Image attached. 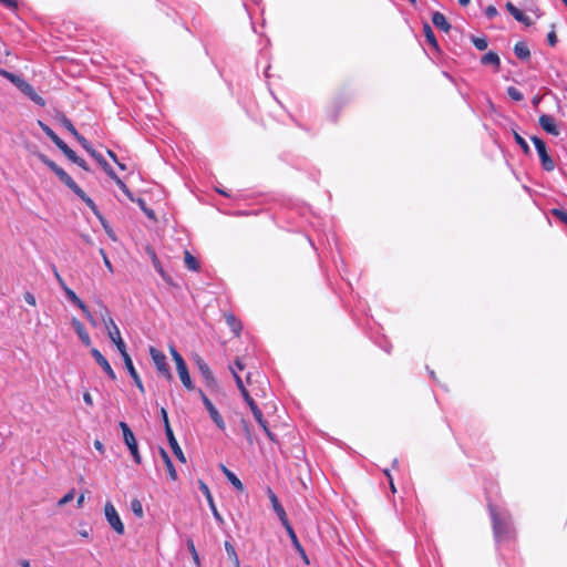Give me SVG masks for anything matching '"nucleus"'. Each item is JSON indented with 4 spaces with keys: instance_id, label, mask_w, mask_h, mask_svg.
<instances>
[{
    "instance_id": "17",
    "label": "nucleus",
    "mask_w": 567,
    "mask_h": 567,
    "mask_svg": "<svg viewBox=\"0 0 567 567\" xmlns=\"http://www.w3.org/2000/svg\"><path fill=\"white\" fill-rule=\"evenodd\" d=\"M62 125L80 142L83 148H89V142L76 131L72 122L63 116L61 118Z\"/></svg>"
},
{
    "instance_id": "5",
    "label": "nucleus",
    "mask_w": 567,
    "mask_h": 567,
    "mask_svg": "<svg viewBox=\"0 0 567 567\" xmlns=\"http://www.w3.org/2000/svg\"><path fill=\"white\" fill-rule=\"evenodd\" d=\"M150 354L152 360L157 369V371L163 374L168 381L173 379V375L169 371L168 364L166 362V357L163 352L158 351L154 347L150 348Z\"/></svg>"
},
{
    "instance_id": "53",
    "label": "nucleus",
    "mask_w": 567,
    "mask_h": 567,
    "mask_svg": "<svg viewBox=\"0 0 567 567\" xmlns=\"http://www.w3.org/2000/svg\"><path fill=\"white\" fill-rule=\"evenodd\" d=\"M23 297L25 302L30 306L34 307L37 305L35 297L31 292H25Z\"/></svg>"
},
{
    "instance_id": "56",
    "label": "nucleus",
    "mask_w": 567,
    "mask_h": 567,
    "mask_svg": "<svg viewBox=\"0 0 567 567\" xmlns=\"http://www.w3.org/2000/svg\"><path fill=\"white\" fill-rule=\"evenodd\" d=\"M72 162L75 163L76 165H79L80 167H82L85 171L89 169V167L86 165V162L83 158L79 157L78 155L75 156V159H73Z\"/></svg>"
},
{
    "instance_id": "9",
    "label": "nucleus",
    "mask_w": 567,
    "mask_h": 567,
    "mask_svg": "<svg viewBox=\"0 0 567 567\" xmlns=\"http://www.w3.org/2000/svg\"><path fill=\"white\" fill-rule=\"evenodd\" d=\"M193 360H194V363L197 367L199 373L202 374L204 381L208 385H213L215 383V378H214V374H213L212 370L209 369L208 364L205 362V360L198 354H195L193 357Z\"/></svg>"
},
{
    "instance_id": "48",
    "label": "nucleus",
    "mask_w": 567,
    "mask_h": 567,
    "mask_svg": "<svg viewBox=\"0 0 567 567\" xmlns=\"http://www.w3.org/2000/svg\"><path fill=\"white\" fill-rule=\"evenodd\" d=\"M153 264L155 269L161 274L164 280L168 281L166 272L163 270L159 260L156 258V256L153 257Z\"/></svg>"
},
{
    "instance_id": "41",
    "label": "nucleus",
    "mask_w": 567,
    "mask_h": 567,
    "mask_svg": "<svg viewBox=\"0 0 567 567\" xmlns=\"http://www.w3.org/2000/svg\"><path fill=\"white\" fill-rule=\"evenodd\" d=\"M59 148L63 152V154H64V155H65L70 161L75 159V156H76L75 152H74V151H72V150H71V148H70L65 143H63L62 145H60V147H59Z\"/></svg>"
},
{
    "instance_id": "7",
    "label": "nucleus",
    "mask_w": 567,
    "mask_h": 567,
    "mask_svg": "<svg viewBox=\"0 0 567 567\" xmlns=\"http://www.w3.org/2000/svg\"><path fill=\"white\" fill-rule=\"evenodd\" d=\"M200 398L203 400V403L208 411L213 422L216 424V426L224 431L226 429V424L224 422L223 416L219 414L218 410L215 408V405L212 403V401L205 395V393L199 390Z\"/></svg>"
},
{
    "instance_id": "47",
    "label": "nucleus",
    "mask_w": 567,
    "mask_h": 567,
    "mask_svg": "<svg viewBox=\"0 0 567 567\" xmlns=\"http://www.w3.org/2000/svg\"><path fill=\"white\" fill-rule=\"evenodd\" d=\"M0 73L16 85H18V83L22 80L20 76L7 71H0Z\"/></svg>"
},
{
    "instance_id": "46",
    "label": "nucleus",
    "mask_w": 567,
    "mask_h": 567,
    "mask_svg": "<svg viewBox=\"0 0 567 567\" xmlns=\"http://www.w3.org/2000/svg\"><path fill=\"white\" fill-rule=\"evenodd\" d=\"M551 214L567 225V213L561 209H553Z\"/></svg>"
},
{
    "instance_id": "38",
    "label": "nucleus",
    "mask_w": 567,
    "mask_h": 567,
    "mask_svg": "<svg viewBox=\"0 0 567 567\" xmlns=\"http://www.w3.org/2000/svg\"><path fill=\"white\" fill-rule=\"evenodd\" d=\"M424 34L429 43L436 47V40L433 30L429 24L424 25Z\"/></svg>"
},
{
    "instance_id": "21",
    "label": "nucleus",
    "mask_w": 567,
    "mask_h": 567,
    "mask_svg": "<svg viewBox=\"0 0 567 567\" xmlns=\"http://www.w3.org/2000/svg\"><path fill=\"white\" fill-rule=\"evenodd\" d=\"M432 22L433 24L444 31V32H447L451 28L450 23L447 22L446 18L444 17L443 13L441 12H434L433 16H432Z\"/></svg>"
},
{
    "instance_id": "33",
    "label": "nucleus",
    "mask_w": 567,
    "mask_h": 567,
    "mask_svg": "<svg viewBox=\"0 0 567 567\" xmlns=\"http://www.w3.org/2000/svg\"><path fill=\"white\" fill-rule=\"evenodd\" d=\"M131 509L136 517L142 518L144 516L143 505L140 499L134 498L131 501Z\"/></svg>"
},
{
    "instance_id": "60",
    "label": "nucleus",
    "mask_w": 567,
    "mask_h": 567,
    "mask_svg": "<svg viewBox=\"0 0 567 567\" xmlns=\"http://www.w3.org/2000/svg\"><path fill=\"white\" fill-rule=\"evenodd\" d=\"M50 138L58 147L64 143L55 133Z\"/></svg>"
},
{
    "instance_id": "61",
    "label": "nucleus",
    "mask_w": 567,
    "mask_h": 567,
    "mask_svg": "<svg viewBox=\"0 0 567 567\" xmlns=\"http://www.w3.org/2000/svg\"><path fill=\"white\" fill-rule=\"evenodd\" d=\"M50 138L58 147L64 143L55 133Z\"/></svg>"
},
{
    "instance_id": "14",
    "label": "nucleus",
    "mask_w": 567,
    "mask_h": 567,
    "mask_svg": "<svg viewBox=\"0 0 567 567\" xmlns=\"http://www.w3.org/2000/svg\"><path fill=\"white\" fill-rule=\"evenodd\" d=\"M539 125L544 131H546L547 133H549L554 136H558L560 134L555 118L550 115H547V114L540 115Z\"/></svg>"
},
{
    "instance_id": "27",
    "label": "nucleus",
    "mask_w": 567,
    "mask_h": 567,
    "mask_svg": "<svg viewBox=\"0 0 567 567\" xmlns=\"http://www.w3.org/2000/svg\"><path fill=\"white\" fill-rule=\"evenodd\" d=\"M254 417H255V420L258 422V424L261 426V429L265 431L266 435H267L271 441H274V440H275L274 434H272V432L269 430L268 424H267V421L264 419L262 412H261V411H255Z\"/></svg>"
},
{
    "instance_id": "16",
    "label": "nucleus",
    "mask_w": 567,
    "mask_h": 567,
    "mask_svg": "<svg viewBox=\"0 0 567 567\" xmlns=\"http://www.w3.org/2000/svg\"><path fill=\"white\" fill-rule=\"evenodd\" d=\"M71 323H72V327L74 328L76 334L83 342V344H85L86 347L91 346V338H90L89 333L86 332L83 323L80 320H78L76 318H73Z\"/></svg>"
},
{
    "instance_id": "34",
    "label": "nucleus",
    "mask_w": 567,
    "mask_h": 567,
    "mask_svg": "<svg viewBox=\"0 0 567 567\" xmlns=\"http://www.w3.org/2000/svg\"><path fill=\"white\" fill-rule=\"evenodd\" d=\"M75 194L93 210V213L95 215L100 216L96 205L89 196H86V194L82 189H81V192L75 193Z\"/></svg>"
},
{
    "instance_id": "42",
    "label": "nucleus",
    "mask_w": 567,
    "mask_h": 567,
    "mask_svg": "<svg viewBox=\"0 0 567 567\" xmlns=\"http://www.w3.org/2000/svg\"><path fill=\"white\" fill-rule=\"evenodd\" d=\"M507 94L515 101H522L523 94L514 86L507 89Z\"/></svg>"
},
{
    "instance_id": "44",
    "label": "nucleus",
    "mask_w": 567,
    "mask_h": 567,
    "mask_svg": "<svg viewBox=\"0 0 567 567\" xmlns=\"http://www.w3.org/2000/svg\"><path fill=\"white\" fill-rule=\"evenodd\" d=\"M188 548L192 553L193 560H194L195 565L199 566L200 565L199 556H198V553H197L195 545L192 540L188 542Z\"/></svg>"
},
{
    "instance_id": "45",
    "label": "nucleus",
    "mask_w": 567,
    "mask_h": 567,
    "mask_svg": "<svg viewBox=\"0 0 567 567\" xmlns=\"http://www.w3.org/2000/svg\"><path fill=\"white\" fill-rule=\"evenodd\" d=\"M230 370H231V373L234 375V379H235L236 384H237L238 389L240 390V392L246 390L244 382H243L241 378L239 377L238 372L236 370H234L233 367H230Z\"/></svg>"
},
{
    "instance_id": "2",
    "label": "nucleus",
    "mask_w": 567,
    "mask_h": 567,
    "mask_svg": "<svg viewBox=\"0 0 567 567\" xmlns=\"http://www.w3.org/2000/svg\"><path fill=\"white\" fill-rule=\"evenodd\" d=\"M39 159L44 163L48 167H50L55 175L60 178L62 183H64L70 189H72L74 193L81 192V188L78 186V184L72 179V177L61 167H59L54 162L49 159L45 155L39 154Z\"/></svg>"
},
{
    "instance_id": "8",
    "label": "nucleus",
    "mask_w": 567,
    "mask_h": 567,
    "mask_svg": "<svg viewBox=\"0 0 567 567\" xmlns=\"http://www.w3.org/2000/svg\"><path fill=\"white\" fill-rule=\"evenodd\" d=\"M123 361H124V364H125V368L128 372V374L131 375V378L133 379L136 388L140 390L141 393H144L145 392V389H144V385L142 383V380L136 371V369L134 368V364H133V361L130 357V354L127 353L126 350H124V352H120Z\"/></svg>"
},
{
    "instance_id": "22",
    "label": "nucleus",
    "mask_w": 567,
    "mask_h": 567,
    "mask_svg": "<svg viewBox=\"0 0 567 567\" xmlns=\"http://www.w3.org/2000/svg\"><path fill=\"white\" fill-rule=\"evenodd\" d=\"M109 176L116 183V185L121 188V190L126 195V197L130 200L136 202L131 190L127 188L124 182L114 173L113 169H110Z\"/></svg>"
},
{
    "instance_id": "32",
    "label": "nucleus",
    "mask_w": 567,
    "mask_h": 567,
    "mask_svg": "<svg viewBox=\"0 0 567 567\" xmlns=\"http://www.w3.org/2000/svg\"><path fill=\"white\" fill-rule=\"evenodd\" d=\"M184 261L188 269L194 271L198 270L199 264L197 259L187 250L185 251Z\"/></svg>"
},
{
    "instance_id": "23",
    "label": "nucleus",
    "mask_w": 567,
    "mask_h": 567,
    "mask_svg": "<svg viewBox=\"0 0 567 567\" xmlns=\"http://www.w3.org/2000/svg\"><path fill=\"white\" fill-rule=\"evenodd\" d=\"M167 440H168V443H169V446L172 447L173 450V453L175 454V456L182 462V463H186V457L181 449V446L178 445V442L177 440L175 439V435L172 434V436H167Z\"/></svg>"
},
{
    "instance_id": "12",
    "label": "nucleus",
    "mask_w": 567,
    "mask_h": 567,
    "mask_svg": "<svg viewBox=\"0 0 567 567\" xmlns=\"http://www.w3.org/2000/svg\"><path fill=\"white\" fill-rule=\"evenodd\" d=\"M198 485H199L200 491L203 492V494L205 495V497H206V499L208 502V505L210 507V511H212L215 519L220 525H223L224 524V518L221 517V515L219 514V512L216 508V505L214 503V498H213V495H212V493L209 491V487L203 481H199Z\"/></svg>"
},
{
    "instance_id": "15",
    "label": "nucleus",
    "mask_w": 567,
    "mask_h": 567,
    "mask_svg": "<svg viewBox=\"0 0 567 567\" xmlns=\"http://www.w3.org/2000/svg\"><path fill=\"white\" fill-rule=\"evenodd\" d=\"M91 354L95 359V361L101 365V368L105 371V373L112 379L115 380L116 375L112 367L110 365L109 361L105 359V357L95 348L91 350Z\"/></svg>"
},
{
    "instance_id": "64",
    "label": "nucleus",
    "mask_w": 567,
    "mask_h": 567,
    "mask_svg": "<svg viewBox=\"0 0 567 567\" xmlns=\"http://www.w3.org/2000/svg\"><path fill=\"white\" fill-rule=\"evenodd\" d=\"M506 9L508 10V12L513 16L514 12L518 9L516 8L512 2H507L506 3Z\"/></svg>"
},
{
    "instance_id": "54",
    "label": "nucleus",
    "mask_w": 567,
    "mask_h": 567,
    "mask_svg": "<svg viewBox=\"0 0 567 567\" xmlns=\"http://www.w3.org/2000/svg\"><path fill=\"white\" fill-rule=\"evenodd\" d=\"M487 18L493 19L497 16V9L494 6H488L485 10Z\"/></svg>"
},
{
    "instance_id": "36",
    "label": "nucleus",
    "mask_w": 567,
    "mask_h": 567,
    "mask_svg": "<svg viewBox=\"0 0 567 567\" xmlns=\"http://www.w3.org/2000/svg\"><path fill=\"white\" fill-rule=\"evenodd\" d=\"M136 203L137 205L141 207V209L145 213V215L150 218V219H155V213L154 210L150 209L147 206H146V203L144 199L142 198H137L136 199Z\"/></svg>"
},
{
    "instance_id": "26",
    "label": "nucleus",
    "mask_w": 567,
    "mask_h": 567,
    "mask_svg": "<svg viewBox=\"0 0 567 567\" xmlns=\"http://www.w3.org/2000/svg\"><path fill=\"white\" fill-rule=\"evenodd\" d=\"M481 62L484 65H494L496 69H498L501 60H499V56L495 52L491 51L482 56Z\"/></svg>"
},
{
    "instance_id": "40",
    "label": "nucleus",
    "mask_w": 567,
    "mask_h": 567,
    "mask_svg": "<svg viewBox=\"0 0 567 567\" xmlns=\"http://www.w3.org/2000/svg\"><path fill=\"white\" fill-rule=\"evenodd\" d=\"M472 42L475 45V48L478 49V50H485L487 48V45H488L487 40L485 38H476V37H474L472 39Z\"/></svg>"
},
{
    "instance_id": "35",
    "label": "nucleus",
    "mask_w": 567,
    "mask_h": 567,
    "mask_svg": "<svg viewBox=\"0 0 567 567\" xmlns=\"http://www.w3.org/2000/svg\"><path fill=\"white\" fill-rule=\"evenodd\" d=\"M513 17H514L515 20H517L518 22L524 23L525 25H530L532 24V20L519 9H517L514 12Z\"/></svg>"
},
{
    "instance_id": "39",
    "label": "nucleus",
    "mask_w": 567,
    "mask_h": 567,
    "mask_svg": "<svg viewBox=\"0 0 567 567\" xmlns=\"http://www.w3.org/2000/svg\"><path fill=\"white\" fill-rule=\"evenodd\" d=\"M514 138L517 142V144L523 148L525 154L529 153V146L526 143V141L516 132H514Z\"/></svg>"
},
{
    "instance_id": "49",
    "label": "nucleus",
    "mask_w": 567,
    "mask_h": 567,
    "mask_svg": "<svg viewBox=\"0 0 567 567\" xmlns=\"http://www.w3.org/2000/svg\"><path fill=\"white\" fill-rule=\"evenodd\" d=\"M99 218L101 219L102 225H103V227H104V229H105L106 234L109 235V237H110L113 241H115V240H116V236H115L114 231L112 230V228L106 224V221H105V220H103V218H102L101 216H99Z\"/></svg>"
},
{
    "instance_id": "13",
    "label": "nucleus",
    "mask_w": 567,
    "mask_h": 567,
    "mask_svg": "<svg viewBox=\"0 0 567 567\" xmlns=\"http://www.w3.org/2000/svg\"><path fill=\"white\" fill-rule=\"evenodd\" d=\"M21 92H23L30 100H32L34 103L43 106L44 100L34 91L31 84H29L23 79L18 83L17 85Z\"/></svg>"
},
{
    "instance_id": "19",
    "label": "nucleus",
    "mask_w": 567,
    "mask_h": 567,
    "mask_svg": "<svg viewBox=\"0 0 567 567\" xmlns=\"http://www.w3.org/2000/svg\"><path fill=\"white\" fill-rule=\"evenodd\" d=\"M159 455H161V457H162V460H163V462H164V464H165V466H166V470H167V472H168L169 478H171L172 481H176V480H177V477H178V476H177V472H176V470H175V467H174V465H173V462H172V460L169 458V456H168L167 452H166L164 449H162V447H161V449H159Z\"/></svg>"
},
{
    "instance_id": "37",
    "label": "nucleus",
    "mask_w": 567,
    "mask_h": 567,
    "mask_svg": "<svg viewBox=\"0 0 567 567\" xmlns=\"http://www.w3.org/2000/svg\"><path fill=\"white\" fill-rule=\"evenodd\" d=\"M169 351L173 357V360L175 361L176 368L186 364L183 357L177 352V350L174 347H171Z\"/></svg>"
},
{
    "instance_id": "31",
    "label": "nucleus",
    "mask_w": 567,
    "mask_h": 567,
    "mask_svg": "<svg viewBox=\"0 0 567 567\" xmlns=\"http://www.w3.org/2000/svg\"><path fill=\"white\" fill-rule=\"evenodd\" d=\"M225 320L227 324L230 327V329L234 331V333L239 334L241 330V324L236 319V317L233 313H225Z\"/></svg>"
},
{
    "instance_id": "24",
    "label": "nucleus",
    "mask_w": 567,
    "mask_h": 567,
    "mask_svg": "<svg viewBox=\"0 0 567 567\" xmlns=\"http://www.w3.org/2000/svg\"><path fill=\"white\" fill-rule=\"evenodd\" d=\"M221 471L236 489L244 491V485L241 481L230 470L221 465Z\"/></svg>"
},
{
    "instance_id": "55",
    "label": "nucleus",
    "mask_w": 567,
    "mask_h": 567,
    "mask_svg": "<svg viewBox=\"0 0 567 567\" xmlns=\"http://www.w3.org/2000/svg\"><path fill=\"white\" fill-rule=\"evenodd\" d=\"M54 277H55L59 286L61 287V289H64V287H68L65 281L63 280V278L60 276L59 271L56 270V268H54Z\"/></svg>"
},
{
    "instance_id": "52",
    "label": "nucleus",
    "mask_w": 567,
    "mask_h": 567,
    "mask_svg": "<svg viewBox=\"0 0 567 567\" xmlns=\"http://www.w3.org/2000/svg\"><path fill=\"white\" fill-rule=\"evenodd\" d=\"M83 313L85 315L86 319L89 320V322L93 326V327H96L97 322L95 320V318L92 316V313L90 312V310L87 309V307L85 306V310H82Z\"/></svg>"
},
{
    "instance_id": "25",
    "label": "nucleus",
    "mask_w": 567,
    "mask_h": 567,
    "mask_svg": "<svg viewBox=\"0 0 567 567\" xmlns=\"http://www.w3.org/2000/svg\"><path fill=\"white\" fill-rule=\"evenodd\" d=\"M68 299L81 310H85V303L76 296V293L69 287L62 289Z\"/></svg>"
},
{
    "instance_id": "30",
    "label": "nucleus",
    "mask_w": 567,
    "mask_h": 567,
    "mask_svg": "<svg viewBox=\"0 0 567 567\" xmlns=\"http://www.w3.org/2000/svg\"><path fill=\"white\" fill-rule=\"evenodd\" d=\"M226 553L231 560L234 567H240V561L234 546L229 542H225Z\"/></svg>"
},
{
    "instance_id": "28",
    "label": "nucleus",
    "mask_w": 567,
    "mask_h": 567,
    "mask_svg": "<svg viewBox=\"0 0 567 567\" xmlns=\"http://www.w3.org/2000/svg\"><path fill=\"white\" fill-rule=\"evenodd\" d=\"M87 153H90L94 158L95 161L99 162V164L104 168V171L109 174L110 169H112V167L107 164V162L103 158V156L97 153L92 146L91 144L89 143V148H84Z\"/></svg>"
},
{
    "instance_id": "10",
    "label": "nucleus",
    "mask_w": 567,
    "mask_h": 567,
    "mask_svg": "<svg viewBox=\"0 0 567 567\" xmlns=\"http://www.w3.org/2000/svg\"><path fill=\"white\" fill-rule=\"evenodd\" d=\"M267 494H268L269 501L271 503L272 509L277 514L281 524L284 525V527H288V525H290V523L287 518V514H286L284 507L281 506L278 497L276 496V494L272 492L271 488H268Z\"/></svg>"
},
{
    "instance_id": "6",
    "label": "nucleus",
    "mask_w": 567,
    "mask_h": 567,
    "mask_svg": "<svg viewBox=\"0 0 567 567\" xmlns=\"http://www.w3.org/2000/svg\"><path fill=\"white\" fill-rule=\"evenodd\" d=\"M532 142L534 143V145L537 150V153L539 155V158H540L544 169H546L548 172L553 171L555 168V164H554V161L551 159V157L547 153L546 144L544 143V141H542L537 136H533Z\"/></svg>"
},
{
    "instance_id": "11",
    "label": "nucleus",
    "mask_w": 567,
    "mask_h": 567,
    "mask_svg": "<svg viewBox=\"0 0 567 567\" xmlns=\"http://www.w3.org/2000/svg\"><path fill=\"white\" fill-rule=\"evenodd\" d=\"M492 518H493V528L496 538H502L508 533V524L505 519H503L495 509H491Z\"/></svg>"
},
{
    "instance_id": "4",
    "label": "nucleus",
    "mask_w": 567,
    "mask_h": 567,
    "mask_svg": "<svg viewBox=\"0 0 567 567\" xmlns=\"http://www.w3.org/2000/svg\"><path fill=\"white\" fill-rule=\"evenodd\" d=\"M120 427L123 432L124 442L127 449L130 450L135 463L140 464L142 458L138 452L137 441L134 436V433L125 422H120Z\"/></svg>"
},
{
    "instance_id": "18",
    "label": "nucleus",
    "mask_w": 567,
    "mask_h": 567,
    "mask_svg": "<svg viewBox=\"0 0 567 567\" xmlns=\"http://www.w3.org/2000/svg\"><path fill=\"white\" fill-rule=\"evenodd\" d=\"M285 529L287 530L288 535H289V538L291 539V543L293 545V547L296 548V550L300 554L301 558L303 559V561L306 564H309V559H308V556L303 549V547L301 546V544L299 543L298 538H297V535L293 530V528L291 527V525H288V527H285Z\"/></svg>"
},
{
    "instance_id": "29",
    "label": "nucleus",
    "mask_w": 567,
    "mask_h": 567,
    "mask_svg": "<svg viewBox=\"0 0 567 567\" xmlns=\"http://www.w3.org/2000/svg\"><path fill=\"white\" fill-rule=\"evenodd\" d=\"M514 52L520 60H527L530 55V51L524 42H517L514 47Z\"/></svg>"
},
{
    "instance_id": "20",
    "label": "nucleus",
    "mask_w": 567,
    "mask_h": 567,
    "mask_svg": "<svg viewBox=\"0 0 567 567\" xmlns=\"http://www.w3.org/2000/svg\"><path fill=\"white\" fill-rule=\"evenodd\" d=\"M176 370H177V373H178V375H179V379H181V381H182L183 385H184L187 390H189V391L194 390V384H193V381H192V379H190V375H189V372H188L187 365H186V364H185V365H182V367H179V368H176Z\"/></svg>"
},
{
    "instance_id": "50",
    "label": "nucleus",
    "mask_w": 567,
    "mask_h": 567,
    "mask_svg": "<svg viewBox=\"0 0 567 567\" xmlns=\"http://www.w3.org/2000/svg\"><path fill=\"white\" fill-rule=\"evenodd\" d=\"M100 254H101V256L103 258L105 267L112 272L113 271V267H112V264H111L110 259L106 256L105 250L104 249H100Z\"/></svg>"
},
{
    "instance_id": "63",
    "label": "nucleus",
    "mask_w": 567,
    "mask_h": 567,
    "mask_svg": "<svg viewBox=\"0 0 567 567\" xmlns=\"http://www.w3.org/2000/svg\"><path fill=\"white\" fill-rule=\"evenodd\" d=\"M94 447H95L100 453H104V445L102 444V442H101V441L95 440V441H94Z\"/></svg>"
},
{
    "instance_id": "51",
    "label": "nucleus",
    "mask_w": 567,
    "mask_h": 567,
    "mask_svg": "<svg viewBox=\"0 0 567 567\" xmlns=\"http://www.w3.org/2000/svg\"><path fill=\"white\" fill-rule=\"evenodd\" d=\"M0 3L8 7L9 9L16 11L18 9V3L16 0H0Z\"/></svg>"
},
{
    "instance_id": "1",
    "label": "nucleus",
    "mask_w": 567,
    "mask_h": 567,
    "mask_svg": "<svg viewBox=\"0 0 567 567\" xmlns=\"http://www.w3.org/2000/svg\"><path fill=\"white\" fill-rule=\"evenodd\" d=\"M99 306H100V318L107 331L109 338L115 344L118 352H124V350H126L125 342L122 339L118 327L116 326L113 318L111 317L109 308L101 301L99 302Z\"/></svg>"
},
{
    "instance_id": "62",
    "label": "nucleus",
    "mask_w": 567,
    "mask_h": 567,
    "mask_svg": "<svg viewBox=\"0 0 567 567\" xmlns=\"http://www.w3.org/2000/svg\"><path fill=\"white\" fill-rule=\"evenodd\" d=\"M164 426H165L166 436H172V434H174V433H173V430L171 427V424H169L168 420H165Z\"/></svg>"
},
{
    "instance_id": "57",
    "label": "nucleus",
    "mask_w": 567,
    "mask_h": 567,
    "mask_svg": "<svg viewBox=\"0 0 567 567\" xmlns=\"http://www.w3.org/2000/svg\"><path fill=\"white\" fill-rule=\"evenodd\" d=\"M548 43L554 47L557 43V35L555 31H550L547 35Z\"/></svg>"
},
{
    "instance_id": "58",
    "label": "nucleus",
    "mask_w": 567,
    "mask_h": 567,
    "mask_svg": "<svg viewBox=\"0 0 567 567\" xmlns=\"http://www.w3.org/2000/svg\"><path fill=\"white\" fill-rule=\"evenodd\" d=\"M39 125L40 127L42 128V131L50 137L53 135V131L47 125L44 124L43 122L39 121Z\"/></svg>"
},
{
    "instance_id": "43",
    "label": "nucleus",
    "mask_w": 567,
    "mask_h": 567,
    "mask_svg": "<svg viewBox=\"0 0 567 567\" xmlns=\"http://www.w3.org/2000/svg\"><path fill=\"white\" fill-rule=\"evenodd\" d=\"M74 495H75V491L74 489H71L70 492H68L59 502H58V505L59 506H63L68 503H70L73 498H74Z\"/></svg>"
},
{
    "instance_id": "3",
    "label": "nucleus",
    "mask_w": 567,
    "mask_h": 567,
    "mask_svg": "<svg viewBox=\"0 0 567 567\" xmlns=\"http://www.w3.org/2000/svg\"><path fill=\"white\" fill-rule=\"evenodd\" d=\"M105 518L111 526V528L118 535H123L125 532L124 524L121 520V517L111 502H106L104 506Z\"/></svg>"
},
{
    "instance_id": "59",
    "label": "nucleus",
    "mask_w": 567,
    "mask_h": 567,
    "mask_svg": "<svg viewBox=\"0 0 567 567\" xmlns=\"http://www.w3.org/2000/svg\"><path fill=\"white\" fill-rule=\"evenodd\" d=\"M83 400H84V402H85L87 405H90V406H92V405H93V398H92V395H91L89 392H84V394H83Z\"/></svg>"
}]
</instances>
